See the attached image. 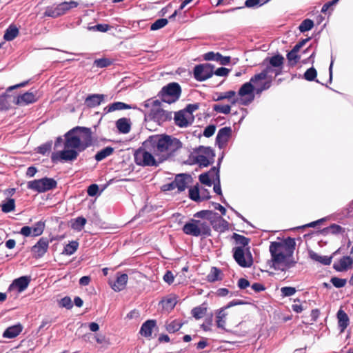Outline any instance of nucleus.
Returning a JSON list of instances; mask_svg holds the SVG:
<instances>
[{
	"instance_id": "f257e3e1",
	"label": "nucleus",
	"mask_w": 353,
	"mask_h": 353,
	"mask_svg": "<svg viewBox=\"0 0 353 353\" xmlns=\"http://www.w3.org/2000/svg\"><path fill=\"white\" fill-rule=\"evenodd\" d=\"M64 137L65 149L51 154V161L54 163L58 161H72L77 158L79 152L93 144L92 130L87 127L76 126L68 131Z\"/></svg>"
},
{
	"instance_id": "f03ea898",
	"label": "nucleus",
	"mask_w": 353,
	"mask_h": 353,
	"mask_svg": "<svg viewBox=\"0 0 353 353\" xmlns=\"http://www.w3.org/2000/svg\"><path fill=\"white\" fill-rule=\"evenodd\" d=\"M150 147L159 154L160 162L174 157L183 147L182 142L176 137L167 134H157L148 137Z\"/></svg>"
},
{
	"instance_id": "7ed1b4c3",
	"label": "nucleus",
	"mask_w": 353,
	"mask_h": 353,
	"mask_svg": "<svg viewBox=\"0 0 353 353\" xmlns=\"http://www.w3.org/2000/svg\"><path fill=\"white\" fill-rule=\"evenodd\" d=\"M150 139L148 138L142 143V145L134 151V163L142 167H158L160 162L159 154L154 151L149 145Z\"/></svg>"
},
{
	"instance_id": "20e7f679",
	"label": "nucleus",
	"mask_w": 353,
	"mask_h": 353,
	"mask_svg": "<svg viewBox=\"0 0 353 353\" xmlns=\"http://www.w3.org/2000/svg\"><path fill=\"white\" fill-rule=\"evenodd\" d=\"M181 88L178 83L172 82L163 86L159 92L158 96L161 101L171 104L176 102L180 97Z\"/></svg>"
},
{
	"instance_id": "39448f33",
	"label": "nucleus",
	"mask_w": 353,
	"mask_h": 353,
	"mask_svg": "<svg viewBox=\"0 0 353 353\" xmlns=\"http://www.w3.org/2000/svg\"><path fill=\"white\" fill-rule=\"evenodd\" d=\"M77 6L78 3L74 1H70L69 2L64 1L59 4H53L46 7L44 16L55 19L65 14L70 9L77 8Z\"/></svg>"
},
{
	"instance_id": "423d86ee",
	"label": "nucleus",
	"mask_w": 353,
	"mask_h": 353,
	"mask_svg": "<svg viewBox=\"0 0 353 353\" xmlns=\"http://www.w3.org/2000/svg\"><path fill=\"white\" fill-rule=\"evenodd\" d=\"M233 258L241 268H250L253 265V256L250 248L234 247L232 249Z\"/></svg>"
},
{
	"instance_id": "0eeeda50",
	"label": "nucleus",
	"mask_w": 353,
	"mask_h": 353,
	"mask_svg": "<svg viewBox=\"0 0 353 353\" xmlns=\"http://www.w3.org/2000/svg\"><path fill=\"white\" fill-rule=\"evenodd\" d=\"M57 185V182L52 178L43 177L40 179H35L28 183V189L34 190L39 193L46 192L54 189Z\"/></svg>"
},
{
	"instance_id": "6e6552de",
	"label": "nucleus",
	"mask_w": 353,
	"mask_h": 353,
	"mask_svg": "<svg viewBox=\"0 0 353 353\" xmlns=\"http://www.w3.org/2000/svg\"><path fill=\"white\" fill-rule=\"evenodd\" d=\"M296 242L294 239L292 237H288L283 242L274 241L270 243V252L271 254L273 253H279L283 252V250H285V255L287 257H292L295 250Z\"/></svg>"
},
{
	"instance_id": "1a4fd4ad",
	"label": "nucleus",
	"mask_w": 353,
	"mask_h": 353,
	"mask_svg": "<svg viewBox=\"0 0 353 353\" xmlns=\"http://www.w3.org/2000/svg\"><path fill=\"white\" fill-rule=\"evenodd\" d=\"M259 81H254V76L250 81L243 83L239 90L238 94L241 97L240 103L243 105H248L254 99V86Z\"/></svg>"
},
{
	"instance_id": "9d476101",
	"label": "nucleus",
	"mask_w": 353,
	"mask_h": 353,
	"mask_svg": "<svg viewBox=\"0 0 353 353\" xmlns=\"http://www.w3.org/2000/svg\"><path fill=\"white\" fill-rule=\"evenodd\" d=\"M22 86V83L15 85L9 87L6 92L0 96V110L8 109L12 103L19 105L22 100V95L17 94V95L10 94L13 90Z\"/></svg>"
},
{
	"instance_id": "9b49d317",
	"label": "nucleus",
	"mask_w": 353,
	"mask_h": 353,
	"mask_svg": "<svg viewBox=\"0 0 353 353\" xmlns=\"http://www.w3.org/2000/svg\"><path fill=\"white\" fill-rule=\"evenodd\" d=\"M214 66L211 63H202L195 65L193 70L194 79L198 81H204L214 74Z\"/></svg>"
},
{
	"instance_id": "f8f14e48",
	"label": "nucleus",
	"mask_w": 353,
	"mask_h": 353,
	"mask_svg": "<svg viewBox=\"0 0 353 353\" xmlns=\"http://www.w3.org/2000/svg\"><path fill=\"white\" fill-rule=\"evenodd\" d=\"M232 134V130L230 126L223 127L219 130L215 143L219 149H223L227 145Z\"/></svg>"
},
{
	"instance_id": "ddd939ff",
	"label": "nucleus",
	"mask_w": 353,
	"mask_h": 353,
	"mask_svg": "<svg viewBox=\"0 0 353 353\" xmlns=\"http://www.w3.org/2000/svg\"><path fill=\"white\" fill-rule=\"evenodd\" d=\"M49 246V240L46 237H41L31 248V251L36 259L43 257L47 252Z\"/></svg>"
},
{
	"instance_id": "4468645a",
	"label": "nucleus",
	"mask_w": 353,
	"mask_h": 353,
	"mask_svg": "<svg viewBox=\"0 0 353 353\" xmlns=\"http://www.w3.org/2000/svg\"><path fill=\"white\" fill-rule=\"evenodd\" d=\"M150 118L154 121L162 123L172 119V112L164 110L161 108H152L150 113Z\"/></svg>"
},
{
	"instance_id": "2eb2a0df",
	"label": "nucleus",
	"mask_w": 353,
	"mask_h": 353,
	"mask_svg": "<svg viewBox=\"0 0 353 353\" xmlns=\"http://www.w3.org/2000/svg\"><path fill=\"white\" fill-rule=\"evenodd\" d=\"M194 217L206 219L209 221L210 223L214 222L216 220H221L225 225L226 224V221L223 219L220 214L212 210H203L199 211L194 214Z\"/></svg>"
},
{
	"instance_id": "dca6fc26",
	"label": "nucleus",
	"mask_w": 353,
	"mask_h": 353,
	"mask_svg": "<svg viewBox=\"0 0 353 353\" xmlns=\"http://www.w3.org/2000/svg\"><path fill=\"white\" fill-rule=\"evenodd\" d=\"M283 68H275L270 65H266V67L258 74L254 75V81H263L266 79L270 74H274V77H277L282 74Z\"/></svg>"
},
{
	"instance_id": "f3484780",
	"label": "nucleus",
	"mask_w": 353,
	"mask_h": 353,
	"mask_svg": "<svg viewBox=\"0 0 353 353\" xmlns=\"http://www.w3.org/2000/svg\"><path fill=\"white\" fill-rule=\"evenodd\" d=\"M45 228V223L42 221L35 223L32 226H23V236H40Z\"/></svg>"
},
{
	"instance_id": "a211bd4d",
	"label": "nucleus",
	"mask_w": 353,
	"mask_h": 353,
	"mask_svg": "<svg viewBox=\"0 0 353 353\" xmlns=\"http://www.w3.org/2000/svg\"><path fill=\"white\" fill-rule=\"evenodd\" d=\"M273 254H271L272 262V268L276 270L285 272L288 269L283 261H285V258L287 257V256L285 255L283 252H279V253Z\"/></svg>"
},
{
	"instance_id": "6ab92c4d",
	"label": "nucleus",
	"mask_w": 353,
	"mask_h": 353,
	"mask_svg": "<svg viewBox=\"0 0 353 353\" xmlns=\"http://www.w3.org/2000/svg\"><path fill=\"white\" fill-rule=\"evenodd\" d=\"M197 219H191L190 221L185 223L183 226L182 230L184 234L193 236H201V232L197 225Z\"/></svg>"
},
{
	"instance_id": "aec40b11",
	"label": "nucleus",
	"mask_w": 353,
	"mask_h": 353,
	"mask_svg": "<svg viewBox=\"0 0 353 353\" xmlns=\"http://www.w3.org/2000/svg\"><path fill=\"white\" fill-rule=\"evenodd\" d=\"M105 97L103 94H88L84 100V104L90 108H96L104 101Z\"/></svg>"
},
{
	"instance_id": "412c9836",
	"label": "nucleus",
	"mask_w": 353,
	"mask_h": 353,
	"mask_svg": "<svg viewBox=\"0 0 353 353\" xmlns=\"http://www.w3.org/2000/svg\"><path fill=\"white\" fill-rule=\"evenodd\" d=\"M22 292V276L15 279L10 285L8 290V296L10 299H17Z\"/></svg>"
},
{
	"instance_id": "4be33fe9",
	"label": "nucleus",
	"mask_w": 353,
	"mask_h": 353,
	"mask_svg": "<svg viewBox=\"0 0 353 353\" xmlns=\"http://www.w3.org/2000/svg\"><path fill=\"white\" fill-rule=\"evenodd\" d=\"M128 279V274L125 273L120 274L119 275L117 276L115 281H114L113 282H110V285L114 291L120 292L125 288Z\"/></svg>"
},
{
	"instance_id": "5701e85b",
	"label": "nucleus",
	"mask_w": 353,
	"mask_h": 353,
	"mask_svg": "<svg viewBox=\"0 0 353 353\" xmlns=\"http://www.w3.org/2000/svg\"><path fill=\"white\" fill-rule=\"evenodd\" d=\"M353 264V259L349 256H343L339 259L338 263H334L333 268L336 272L347 271Z\"/></svg>"
},
{
	"instance_id": "b1692460",
	"label": "nucleus",
	"mask_w": 353,
	"mask_h": 353,
	"mask_svg": "<svg viewBox=\"0 0 353 353\" xmlns=\"http://www.w3.org/2000/svg\"><path fill=\"white\" fill-rule=\"evenodd\" d=\"M259 7H261L260 0H246L244 3L243 6L232 8H230L228 10H217L216 12L225 14V13L233 12L237 10L243 9L244 8H259Z\"/></svg>"
},
{
	"instance_id": "393cba45",
	"label": "nucleus",
	"mask_w": 353,
	"mask_h": 353,
	"mask_svg": "<svg viewBox=\"0 0 353 353\" xmlns=\"http://www.w3.org/2000/svg\"><path fill=\"white\" fill-rule=\"evenodd\" d=\"M191 176L188 174L181 173L176 174L174 178V185L179 192L184 191L188 185V180Z\"/></svg>"
},
{
	"instance_id": "a878e982",
	"label": "nucleus",
	"mask_w": 353,
	"mask_h": 353,
	"mask_svg": "<svg viewBox=\"0 0 353 353\" xmlns=\"http://www.w3.org/2000/svg\"><path fill=\"white\" fill-rule=\"evenodd\" d=\"M236 92L234 90H229L225 92H216L212 97V101H219L223 99L231 100L232 104H235L238 102V99L235 98Z\"/></svg>"
},
{
	"instance_id": "bb28decb",
	"label": "nucleus",
	"mask_w": 353,
	"mask_h": 353,
	"mask_svg": "<svg viewBox=\"0 0 353 353\" xmlns=\"http://www.w3.org/2000/svg\"><path fill=\"white\" fill-rule=\"evenodd\" d=\"M336 316L338 319V327L340 330V332H343L349 325V316L342 309H340L337 312Z\"/></svg>"
},
{
	"instance_id": "cd10ccee",
	"label": "nucleus",
	"mask_w": 353,
	"mask_h": 353,
	"mask_svg": "<svg viewBox=\"0 0 353 353\" xmlns=\"http://www.w3.org/2000/svg\"><path fill=\"white\" fill-rule=\"evenodd\" d=\"M156 325L157 323L155 320H147L142 324L139 333L145 337H150L151 336L152 330L156 326Z\"/></svg>"
},
{
	"instance_id": "c85d7f7f",
	"label": "nucleus",
	"mask_w": 353,
	"mask_h": 353,
	"mask_svg": "<svg viewBox=\"0 0 353 353\" xmlns=\"http://www.w3.org/2000/svg\"><path fill=\"white\" fill-rule=\"evenodd\" d=\"M175 124L179 128H187L192 124L185 116L184 110H179L174 114Z\"/></svg>"
},
{
	"instance_id": "c756f323",
	"label": "nucleus",
	"mask_w": 353,
	"mask_h": 353,
	"mask_svg": "<svg viewBox=\"0 0 353 353\" xmlns=\"http://www.w3.org/2000/svg\"><path fill=\"white\" fill-rule=\"evenodd\" d=\"M116 127L119 132L122 134H127L130 131L131 123L129 119L123 117L116 121Z\"/></svg>"
},
{
	"instance_id": "7c9ffc66",
	"label": "nucleus",
	"mask_w": 353,
	"mask_h": 353,
	"mask_svg": "<svg viewBox=\"0 0 353 353\" xmlns=\"http://www.w3.org/2000/svg\"><path fill=\"white\" fill-rule=\"evenodd\" d=\"M39 96L38 90L32 88L29 91L23 92V104H30L36 102Z\"/></svg>"
},
{
	"instance_id": "2f4dec72",
	"label": "nucleus",
	"mask_w": 353,
	"mask_h": 353,
	"mask_svg": "<svg viewBox=\"0 0 353 353\" xmlns=\"http://www.w3.org/2000/svg\"><path fill=\"white\" fill-rule=\"evenodd\" d=\"M266 61H268L269 63L268 65L273 66L275 68H283L284 57L281 54H277L276 55L272 56L271 57H267L263 63L265 64Z\"/></svg>"
},
{
	"instance_id": "473e14b6",
	"label": "nucleus",
	"mask_w": 353,
	"mask_h": 353,
	"mask_svg": "<svg viewBox=\"0 0 353 353\" xmlns=\"http://www.w3.org/2000/svg\"><path fill=\"white\" fill-rule=\"evenodd\" d=\"M310 257L324 265H329L332 263V256H321L314 251H310L309 252Z\"/></svg>"
},
{
	"instance_id": "72a5a7b5",
	"label": "nucleus",
	"mask_w": 353,
	"mask_h": 353,
	"mask_svg": "<svg viewBox=\"0 0 353 353\" xmlns=\"http://www.w3.org/2000/svg\"><path fill=\"white\" fill-rule=\"evenodd\" d=\"M22 331V327L20 324L8 327L3 332V336L4 338L12 339L16 337Z\"/></svg>"
},
{
	"instance_id": "f704fd0d",
	"label": "nucleus",
	"mask_w": 353,
	"mask_h": 353,
	"mask_svg": "<svg viewBox=\"0 0 353 353\" xmlns=\"http://www.w3.org/2000/svg\"><path fill=\"white\" fill-rule=\"evenodd\" d=\"M114 151V148L111 146H107L103 148L102 150L98 151L94 155V159L97 162L101 161L106 157L112 155Z\"/></svg>"
},
{
	"instance_id": "c9c22d12",
	"label": "nucleus",
	"mask_w": 353,
	"mask_h": 353,
	"mask_svg": "<svg viewBox=\"0 0 353 353\" xmlns=\"http://www.w3.org/2000/svg\"><path fill=\"white\" fill-rule=\"evenodd\" d=\"M199 229L201 232V236L205 238L211 236L210 223L205 221L197 220Z\"/></svg>"
},
{
	"instance_id": "e433bc0d",
	"label": "nucleus",
	"mask_w": 353,
	"mask_h": 353,
	"mask_svg": "<svg viewBox=\"0 0 353 353\" xmlns=\"http://www.w3.org/2000/svg\"><path fill=\"white\" fill-rule=\"evenodd\" d=\"M221 274V271L219 268L216 267H212L211 268L210 272L207 276V281L210 283L221 281L222 280Z\"/></svg>"
},
{
	"instance_id": "4c0bfd02",
	"label": "nucleus",
	"mask_w": 353,
	"mask_h": 353,
	"mask_svg": "<svg viewBox=\"0 0 353 353\" xmlns=\"http://www.w3.org/2000/svg\"><path fill=\"white\" fill-rule=\"evenodd\" d=\"M207 312V307L205 303H203L199 306L194 307L191 310V314L194 318L196 319H201Z\"/></svg>"
},
{
	"instance_id": "58836bf2",
	"label": "nucleus",
	"mask_w": 353,
	"mask_h": 353,
	"mask_svg": "<svg viewBox=\"0 0 353 353\" xmlns=\"http://www.w3.org/2000/svg\"><path fill=\"white\" fill-rule=\"evenodd\" d=\"M232 238L235 241L236 244L240 245L239 247H243V248H248L247 246L250 242L249 238L236 233H233Z\"/></svg>"
},
{
	"instance_id": "ea45409f",
	"label": "nucleus",
	"mask_w": 353,
	"mask_h": 353,
	"mask_svg": "<svg viewBox=\"0 0 353 353\" xmlns=\"http://www.w3.org/2000/svg\"><path fill=\"white\" fill-rule=\"evenodd\" d=\"M19 34L18 28L14 26H10L6 30L3 38L6 41H12Z\"/></svg>"
},
{
	"instance_id": "a19ab883",
	"label": "nucleus",
	"mask_w": 353,
	"mask_h": 353,
	"mask_svg": "<svg viewBox=\"0 0 353 353\" xmlns=\"http://www.w3.org/2000/svg\"><path fill=\"white\" fill-rule=\"evenodd\" d=\"M87 220L83 216H78L72 223L71 228L78 232L81 231L85 225L86 224Z\"/></svg>"
},
{
	"instance_id": "79ce46f5",
	"label": "nucleus",
	"mask_w": 353,
	"mask_h": 353,
	"mask_svg": "<svg viewBox=\"0 0 353 353\" xmlns=\"http://www.w3.org/2000/svg\"><path fill=\"white\" fill-rule=\"evenodd\" d=\"M189 197L191 200L196 202L201 201V193L199 188V185L196 184L189 190Z\"/></svg>"
},
{
	"instance_id": "37998d69",
	"label": "nucleus",
	"mask_w": 353,
	"mask_h": 353,
	"mask_svg": "<svg viewBox=\"0 0 353 353\" xmlns=\"http://www.w3.org/2000/svg\"><path fill=\"white\" fill-rule=\"evenodd\" d=\"M78 248L79 243L77 241H72L64 247L63 254L70 256L77 251Z\"/></svg>"
},
{
	"instance_id": "c03bdc74",
	"label": "nucleus",
	"mask_w": 353,
	"mask_h": 353,
	"mask_svg": "<svg viewBox=\"0 0 353 353\" xmlns=\"http://www.w3.org/2000/svg\"><path fill=\"white\" fill-rule=\"evenodd\" d=\"M314 21L310 19H304L299 25V30L301 32H305L314 27Z\"/></svg>"
},
{
	"instance_id": "a18cd8bd",
	"label": "nucleus",
	"mask_w": 353,
	"mask_h": 353,
	"mask_svg": "<svg viewBox=\"0 0 353 353\" xmlns=\"http://www.w3.org/2000/svg\"><path fill=\"white\" fill-rule=\"evenodd\" d=\"M111 26L106 23H98L95 26H88L87 29L89 31H97L101 32H106L110 29Z\"/></svg>"
},
{
	"instance_id": "49530a36",
	"label": "nucleus",
	"mask_w": 353,
	"mask_h": 353,
	"mask_svg": "<svg viewBox=\"0 0 353 353\" xmlns=\"http://www.w3.org/2000/svg\"><path fill=\"white\" fill-rule=\"evenodd\" d=\"M52 145V141H49L46 142L45 143L41 145L40 146L37 147L35 150L37 153L41 154L42 155H45L47 153H49L51 150Z\"/></svg>"
},
{
	"instance_id": "de8ad7c7",
	"label": "nucleus",
	"mask_w": 353,
	"mask_h": 353,
	"mask_svg": "<svg viewBox=\"0 0 353 353\" xmlns=\"http://www.w3.org/2000/svg\"><path fill=\"white\" fill-rule=\"evenodd\" d=\"M168 23V20L165 18L157 19L150 26V30L155 31L165 27Z\"/></svg>"
},
{
	"instance_id": "09e8293b",
	"label": "nucleus",
	"mask_w": 353,
	"mask_h": 353,
	"mask_svg": "<svg viewBox=\"0 0 353 353\" xmlns=\"http://www.w3.org/2000/svg\"><path fill=\"white\" fill-rule=\"evenodd\" d=\"M213 110L218 113H223L224 114H228L231 110V106L230 105H221L214 104L213 105Z\"/></svg>"
},
{
	"instance_id": "8fccbe9b",
	"label": "nucleus",
	"mask_w": 353,
	"mask_h": 353,
	"mask_svg": "<svg viewBox=\"0 0 353 353\" xmlns=\"http://www.w3.org/2000/svg\"><path fill=\"white\" fill-rule=\"evenodd\" d=\"M317 71L314 67L308 68L303 74V78L308 81L316 80Z\"/></svg>"
},
{
	"instance_id": "3c124183",
	"label": "nucleus",
	"mask_w": 353,
	"mask_h": 353,
	"mask_svg": "<svg viewBox=\"0 0 353 353\" xmlns=\"http://www.w3.org/2000/svg\"><path fill=\"white\" fill-rule=\"evenodd\" d=\"M112 61L108 58L97 59L94 61V65L97 68H103L110 66L112 64Z\"/></svg>"
},
{
	"instance_id": "603ef678",
	"label": "nucleus",
	"mask_w": 353,
	"mask_h": 353,
	"mask_svg": "<svg viewBox=\"0 0 353 353\" xmlns=\"http://www.w3.org/2000/svg\"><path fill=\"white\" fill-rule=\"evenodd\" d=\"M196 163L200 165V166L203 167H208L214 162V159L210 161L209 158L203 154L198 155L196 158Z\"/></svg>"
},
{
	"instance_id": "864d4df0",
	"label": "nucleus",
	"mask_w": 353,
	"mask_h": 353,
	"mask_svg": "<svg viewBox=\"0 0 353 353\" xmlns=\"http://www.w3.org/2000/svg\"><path fill=\"white\" fill-rule=\"evenodd\" d=\"M111 105H112L113 112L117 111V110H127V109H131V108L135 109L136 108V107H132L131 105H130L125 103L121 102V101L114 102V103H111Z\"/></svg>"
},
{
	"instance_id": "5fc2aeb1",
	"label": "nucleus",
	"mask_w": 353,
	"mask_h": 353,
	"mask_svg": "<svg viewBox=\"0 0 353 353\" xmlns=\"http://www.w3.org/2000/svg\"><path fill=\"white\" fill-rule=\"evenodd\" d=\"M182 327V323L174 320L166 325V330L169 333H174L179 331Z\"/></svg>"
},
{
	"instance_id": "6e6d98bb",
	"label": "nucleus",
	"mask_w": 353,
	"mask_h": 353,
	"mask_svg": "<svg viewBox=\"0 0 353 353\" xmlns=\"http://www.w3.org/2000/svg\"><path fill=\"white\" fill-rule=\"evenodd\" d=\"M327 233L332 234H338L344 232V228H343L341 225L333 223L330 225L329 227H327L325 229Z\"/></svg>"
},
{
	"instance_id": "4d7b16f0",
	"label": "nucleus",
	"mask_w": 353,
	"mask_h": 353,
	"mask_svg": "<svg viewBox=\"0 0 353 353\" xmlns=\"http://www.w3.org/2000/svg\"><path fill=\"white\" fill-rule=\"evenodd\" d=\"M286 57L290 66H294L300 59V56L297 53H293L291 50L288 52Z\"/></svg>"
},
{
	"instance_id": "13d9d810",
	"label": "nucleus",
	"mask_w": 353,
	"mask_h": 353,
	"mask_svg": "<svg viewBox=\"0 0 353 353\" xmlns=\"http://www.w3.org/2000/svg\"><path fill=\"white\" fill-rule=\"evenodd\" d=\"M199 181L207 186L211 187L213 184V181L210 179L209 172H203L199 176Z\"/></svg>"
},
{
	"instance_id": "bf43d9fd",
	"label": "nucleus",
	"mask_w": 353,
	"mask_h": 353,
	"mask_svg": "<svg viewBox=\"0 0 353 353\" xmlns=\"http://www.w3.org/2000/svg\"><path fill=\"white\" fill-rule=\"evenodd\" d=\"M296 292V290L294 287L285 286L281 288V296L288 297L294 295Z\"/></svg>"
},
{
	"instance_id": "052dcab7",
	"label": "nucleus",
	"mask_w": 353,
	"mask_h": 353,
	"mask_svg": "<svg viewBox=\"0 0 353 353\" xmlns=\"http://www.w3.org/2000/svg\"><path fill=\"white\" fill-rule=\"evenodd\" d=\"M330 282L335 288H341L345 285L347 280L345 279L333 276L331 278Z\"/></svg>"
},
{
	"instance_id": "680f3d73",
	"label": "nucleus",
	"mask_w": 353,
	"mask_h": 353,
	"mask_svg": "<svg viewBox=\"0 0 353 353\" xmlns=\"http://www.w3.org/2000/svg\"><path fill=\"white\" fill-rule=\"evenodd\" d=\"M220 57H221V53L214 52L212 51L208 52L203 54V59L206 61H215L218 62Z\"/></svg>"
},
{
	"instance_id": "e2e57ef3",
	"label": "nucleus",
	"mask_w": 353,
	"mask_h": 353,
	"mask_svg": "<svg viewBox=\"0 0 353 353\" xmlns=\"http://www.w3.org/2000/svg\"><path fill=\"white\" fill-rule=\"evenodd\" d=\"M59 305L61 307H65L68 310L72 309L73 307V304L70 297L66 296L62 298L59 302Z\"/></svg>"
},
{
	"instance_id": "0e129e2a",
	"label": "nucleus",
	"mask_w": 353,
	"mask_h": 353,
	"mask_svg": "<svg viewBox=\"0 0 353 353\" xmlns=\"http://www.w3.org/2000/svg\"><path fill=\"white\" fill-rule=\"evenodd\" d=\"M212 225V228L214 230L219 231V232H223L226 229H228V223L226 221L225 225L222 223L221 220H216L213 223H210Z\"/></svg>"
},
{
	"instance_id": "69168bd1",
	"label": "nucleus",
	"mask_w": 353,
	"mask_h": 353,
	"mask_svg": "<svg viewBox=\"0 0 353 353\" xmlns=\"http://www.w3.org/2000/svg\"><path fill=\"white\" fill-rule=\"evenodd\" d=\"M14 209V199H9L1 205V210L3 212L8 213L12 211Z\"/></svg>"
},
{
	"instance_id": "338daca9",
	"label": "nucleus",
	"mask_w": 353,
	"mask_h": 353,
	"mask_svg": "<svg viewBox=\"0 0 353 353\" xmlns=\"http://www.w3.org/2000/svg\"><path fill=\"white\" fill-rule=\"evenodd\" d=\"M176 304L175 299L168 298L162 301L163 307L166 310H172Z\"/></svg>"
},
{
	"instance_id": "774afa93",
	"label": "nucleus",
	"mask_w": 353,
	"mask_h": 353,
	"mask_svg": "<svg viewBox=\"0 0 353 353\" xmlns=\"http://www.w3.org/2000/svg\"><path fill=\"white\" fill-rule=\"evenodd\" d=\"M215 131L216 125L214 124H210L205 128L203 134L204 137L209 138L214 134Z\"/></svg>"
}]
</instances>
